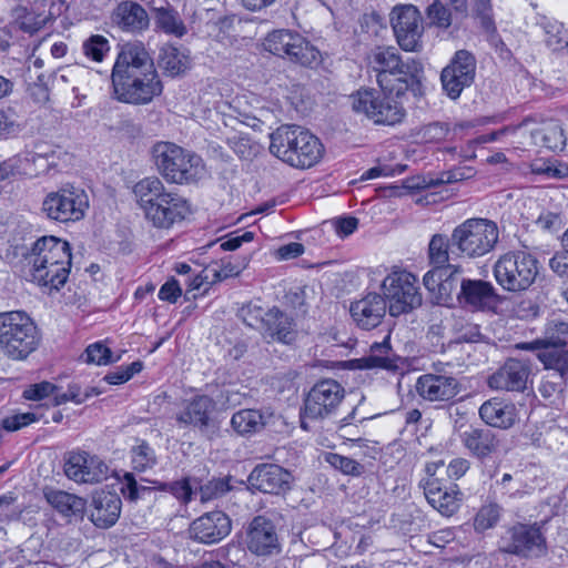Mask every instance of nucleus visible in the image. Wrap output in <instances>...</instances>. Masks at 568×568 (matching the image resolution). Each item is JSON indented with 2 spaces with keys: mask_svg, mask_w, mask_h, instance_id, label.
<instances>
[{
  "mask_svg": "<svg viewBox=\"0 0 568 568\" xmlns=\"http://www.w3.org/2000/svg\"><path fill=\"white\" fill-rule=\"evenodd\" d=\"M40 337L31 317L24 312L0 313V345L12 359H24L38 347Z\"/></svg>",
  "mask_w": 568,
  "mask_h": 568,
  "instance_id": "6e6552de",
  "label": "nucleus"
},
{
  "mask_svg": "<svg viewBox=\"0 0 568 568\" xmlns=\"http://www.w3.org/2000/svg\"><path fill=\"white\" fill-rule=\"evenodd\" d=\"M152 158L159 173L170 183L186 184L203 173L202 159L171 142H158Z\"/></svg>",
  "mask_w": 568,
  "mask_h": 568,
  "instance_id": "423d86ee",
  "label": "nucleus"
},
{
  "mask_svg": "<svg viewBox=\"0 0 568 568\" xmlns=\"http://www.w3.org/2000/svg\"><path fill=\"white\" fill-rule=\"evenodd\" d=\"M226 143L241 159L248 160L258 153V144L245 133L234 132L227 135Z\"/></svg>",
  "mask_w": 568,
  "mask_h": 568,
  "instance_id": "8fccbe9b",
  "label": "nucleus"
},
{
  "mask_svg": "<svg viewBox=\"0 0 568 568\" xmlns=\"http://www.w3.org/2000/svg\"><path fill=\"white\" fill-rule=\"evenodd\" d=\"M215 402L207 395H196L186 400L183 408L176 414L175 419L181 426H192L205 436L213 428L212 414L215 410Z\"/></svg>",
  "mask_w": 568,
  "mask_h": 568,
  "instance_id": "4be33fe9",
  "label": "nucleus"
},
{
  "mask_svg": "<svg viewBox=\"0 0 568 568\" xmlns=\"http://www.w3.org/2000/svg\"><path fill=\"white\" fill-rule=\"evenodd\" d=\"M54 156L55 151H44L42 146L13 155L0 162V182L17 175L36 176L52 164Z\"/></svg>",
  "mask_w": 568,
  "mask_h": 568,
  "instance_id": "aec40b11",
  "label": "nucleus"
},
{
  "mask_svg": "<svg viewBox=\"0 0 568 568\" xmlns=\"http://www.w3.org/2000/svg\"><path fill=\"white\" fill-rule=\"evenodd\" d=\"M304 253V246L301 243L292 242L278 247L275 252L277 260L287 261L296 258Z\"/></svg>",
  "mask_w": 568,
  "mask_h": 568,
  "instance_id": "e2e57ef3",
  "label": "nucleus"
},
{
  "mask_svg": "<svg viewBox=\"0 0 568 568\" xmlns=\"http://www.w3.org/2000/svg\"><path fill=\"white\" fill-rule=\"evenodd\" d=\"M230 517L220 510H214L196 518L190 526V535L203 544L219 542L231 532Z\"/></svg>",
  "mask_w": 568,
  "mask_h": 568,
  "instance_id": "b1692460",
  "label": "nucleus"
},
{
  "mask_svg": "<svg viewBox=\"0 0 568 568\" xmlns=\"http://www.w3.org/2000/svg\"><path fill=\"white\" fill-rule=\"evenodd\" d=\"M122 509V500L116 493L99 490L92 495L90 519L98 528L106 529L115 525Z\"/></svg>",
  "mask_w": 568,
  "mask_h": 568,
  "instance_id": "bb28decb",
  "label": "nucleus"
},
{
  "mask_svg": "<svg viewBox=\"0 0 568 568\" xmlns=\"http://www.w3.org/2000/svg\"><path fill=\"white\" fill-rule=\"evenodd\" d=\"M546 34L545 42L552 51H561L564 49L568 52V31L564 24L556 20L545 19L541 23Z\"/></svg>",
  "mask_w": 568,
  "mask_h": 568,
  "instance_id": "49530a36",
  "label": "nucleus"
},
{
  "mask_svg": "<svg viewBox=\"0 0 568 568\" xmlns=\"http://www.w3.org/2000/svg\"><path fill=\"white\" fill-rule=\"evenodd\" d=\"M65 476L81 484H98L109 476V466L97 455L72 452L64 464Z\"/></svg>",
  "mask_w": 568,
  "mask_h": 568,
  "instance_id": "412c9836",
  "label": "nucleus"
},
{
  "mask_svg": "<svg viewBox=\"0 0 568 568\" xmlns=\"http://www.w3.org/2000/svg\"><path fill=\"white\" fill-rule=\"evenodd\" d=\"M270 139V152L293 168H311L324 152L321 141L300 125H281Z\"/></svg>",
  "mask_w": 568,
  "mask_h": 568,
  "instance_id": "39448f33",
  "label": "nucleus"
},
{
  "mask_svg": "<svg viewBox=\"0 0 568 568\" xmlns=\"http://www.w3.org/2000/svg\"><path fill=\"white\" fill-rule=\"evenodd\" d=\"M475 72L474 55L466 50L457 51L450 63L440 73L442 87L447 97L453 100L458 99L463 90L474 82Z\"/></svg>",
  "mask_w": 568,
  "mask_h": 568,
  "instance_id": "a211bd4d",
  "label": "nucleus"
},
{
  "mask_svg": "<svg viewBox=\"0 0 568 568\" xmlns=\"http://www.w3.org/2000/svg\"><path fill=\"white\" fill-rule=\"evenodd\" d=\"M345 398V388L335 379L325 378L313 385L304 398L301 425L307 420H323L333 416Z\"/></svg>",
  "mask_w": 568,
  "mask_h": 568,
  "instance_id": "9b49d317",
  "label": "nucleus"
},
{
  "mask_svg": "<svg viewBox=\"0 0 568 568\" xmlns=\"http://www.w3.org/2000/svg\"><path fill=\"white\" fill-rule=\"evenodd\" d=\"M109 49L108 39L100 34L91 36L82 44L84 55L97 62L103 60Z\"/></svg>",
  "mask_w": 568,
  "mask_h": 568,
  "instance_id": "5fc2aeb1",
  "label": "nucleus"
},
{
  "mask_svg": "<svg viewBox=\"0 0 568 568\" xmlns=\"http://www.w3.org/2000/svg\"><path fill=\"white\" fill-rule=\"evenodd\" d=\"M399 98L383 89H361L351 95L352 108L356 113L365 115L375 124L384 125H394L403 120L405 111Z\"/></svg>",
  "mask_w": 568,
  "mask_h": 568,
  "instance_id": "1a4fd4ad",
  "label": "nucleus"
},
{
  "mask_svg": "<svg viewBox=\"0 0 568 568\" xmlns=\"http://www.w3.org/2000/svg\"><path fill=\"white\" fill-rule=\"evenodd\" d=\"M245 546L257 557H273L282 551V545L274 523L264 517L256 516L248 524L245 531Z\"/></svg>",
  "mask_w": 568,
  "mask_h": 568,
  "instance_id": "6ab92c4d",
  "label": "nucleus"
},
{
  "mask_svg": "<svg viewBox=\"0 0 568 568\" xmlns=\"http://www.w3.org/2000/svg\"><path fill=\"white\" fill-rule=\"evenodd\" d=\"M131 462L135 470L145 471L158 464V458L154 449L145 440H140L131 448Z\"/></svg>",
  "mask_w": 568,
  "mask_h": 568,
  "instance_id": "de8ad7c7",
  "label": "nucleus"
},
{
  "mask_svg": "<svg viewBox=\"0 0 568 568\" xmlns=\"http://www.w3.org/2000/svg\"><path fill=\"white\" fill-rule=\"evenodd\" d=\"M549 267L560 277L567 278L568 276V253L565 251L556 253L549 260Z\"/></svg>",
  "mask_w": 568,
  "mask_h": 568,
  "instance_id": "0e129e2a",
  "label": "nucleus"
},
{
  "mask_svg": "<svg viewBox=\"0 0 568 568\" xmlns=\"http://www.w3.org/2000/svg\"><path fill=\"white\" fill-rule=\"evenodd\" d=\"M532 142L537 146L546 148L550 151H562L566 145V134L558 121H547L530 132Z\"/></svg>",
  "mask_w": 568,
  "mask_h": 568,
  "instance_id": "e433bc0d",
  "label": "nucleus"
},
{
  "mask_svg": "<svg viewBox=\"0 0 568 568\" xmlns=\"http://www.w3.org/2000/svg\"><path fill=\"white\" fill-rule=\"evenodd\" d=\"M500 515L501 508L498 504L488 503L483 505L474 518V529L477 532H484L494 528L499 521Z\"/></svg>",
  "mask_w": 568,
  "mask_h": 568,
  "instance_id": "09e8293b",
  "label": "nucleus"
},
{
  "mask_svg": "<svg viewBox=\"0 0 568 568\" xmlns=\"http://www.w3.org/2000/svg\"><path fill=\"white\" fill-rule=\"evenodd\" d=\"M460 440L466 449L477 458H486L499 447L496 434L488 428L469 427L460 435Z\"/></svg>",
  "mask_w": 568,
  "mask_h": 568,
  "instance_id": "7c9ffc66",
  "label": "nucleus"
},
{
  "mask_svg": "<svg viewBox=\"0 0 568 568\" xmlns=\"http://www.w3.org/2000/svg\"><path fill=\"white\" fill-rule=\"evenodd\" d=\"M495 297L494 286L481 280H463L458 298L462 303L481 308Z\"/></svg>",
  "mask_w": 568,
  "mask_h": 568,
  "instance_id": "f704fd0d",
  "label": "nucleus"
},
{
  "mask_svg": "<svg viewBox=\"0 0 568 568\" xmlns=\"http://www.w3.org/2000/svg\"><path fill=\"white\" fill-rule=\"evenodd\" d=\"M430 23L440 29H448L453 22L452 11L440 1L436 0L426 10Z\"/></svg>",
  "mask_w": 568,
  "mask_h": 568,
  "instance_id": "6e6d98bb",
  "label": "nucleus"
},
{
  "mask_svg": "<svg viewBox=\"0 0 568 568\" xmlns=\"http://www.w3.org/2000/svg\"><path fill=\"white\" fill-rule=\"evenodd\" d=\"M263 47L270 53L304 67L320 63V51L303 36L291 30H275L264 39Z\"/></svg>",
  "mask_w": 568,
  "mask_h": 568,
  "instance_id": "ddd939ff",
  "label": "nucleus"
},
{
  "mask_svg": "<svg viewBox=\"0 0 568 568\" xmlns=\"http://www.w3.org/2000/svg\"><path fill=\"white\" fill-rule=\"evenodd\" d=\"M367 67L375 72L381 89L402 97L416 82L422 64L409 58L403 60L395 47H375L366 57Z\"/></svg>",
  "mask_w": 568,
  "mask_h": 568,
  "instance_id": "20e7f679",
  "label": "nucleus"
},
{
  "mask_svg": "<svg viewBox=\"0 0 568 568\" xmlns=\"http://www.w3.org/2000/svg\"><path fill=\"white\" fill-rule=\"evenodd\" d=\"M389 21L396 41L404 51L418 52L422 50L424 26L417 7L413 4L394 7L389 14Z\"/></svg>",
  "mask_w": 568,
  "mask_h": 568,
  "instance_id": "dca6fc26",
  "label": "nucleus"
},
{
  "mask_svg": "<svg viewBox=\"0 0 568 568\" xmlns=\"http://www.w3.org/2000/svg\"><path fill=\"white\" fill-rule=\"evenodd\" d=\"M244 323L250 327H258L264 336L273 341L288 344L295 338V324L287 314L278 307H272L262 316L257 306L242 308Z\"/></svg>",
  "mask_w": 568,
  "mask_h": 568,
  "instance_id": "2eb2a0df",
  "label": "nucleus"
},
{
  "mask_svg": "<svg viewBox=\"0 0 568 568\" xmlns=\"http://www.w3.org/2000/svg\"><path fill=\"white\" fill-rule=\"evenodd\" d=\"M154 24L166 34L182 38L186 33V27L179 12L169 3L164 7H153Z\"/></svg>",
  "mask_w": 568,
  "mask_h": 568,
  "instance_id": "ea45409f",
  "label": "nucleus"
},
{
  "mask_svg": "<svg viewBox=\"0 0 568 568\" xmlns=\"http://www.w3.org/2000/svg\"><path fill=\"white\" fill-rule=\"evenodd\" d=\"M82 358L88 364L108 365L116 362L120 357L112 358V352L102 342H97L85 348Z\"/></svg>",
  "mask_w": 568,
  "mask_h": 568,
  "instance_id": "603ef678",
  "label": "nucleus"
},
{
  "mask_svg": "<svg viewBox=\"0 0 568 568\" xmlns=\"http://www.w3.org/2000/svg\"><path fill=\"white\" fill-rule=\"evenodd\" d=\"M474 7L477 16L481 20V26L487 32H495L496 28L491 19L490 0H474Z\"/></svg>",
  "mask_w": 568,
  "mask_h": 568,
  "instance_id": "bf43d9fd",
  "label": "nucleus"
},
{
  "mask_svg": "<svg viewBox=\"0 0 568 568\" xmlns=\"http://www.w3.org/2000/svg\"><path fill=\"white\" fill-rule=\"evenodd\" d=\"M479 416L489 426L509 428L515 424L517 413L514 404L491 398L483 403Z\"/></svg>",
  "mask_w": 568,
  "mask_h": 568,
  "instance_id": "473e14b6",
  "label": "nucleus"
},
{
  "mask_svg": "<svg viewBox=\"0 0 568 568\" xmlns=\"http://www.w3.org/2000/svg\"><path fill=\"white\" fill-rule=\"evenodd\" d=\"M42 493L47 503L62 517H78L85 511L87 500L80 496L50 486L43 487Z\"/></svg>",
  "mask_w": 568,
  "mask_h": 568,
  "instance_id": "c756f323",
  "label": "nucleus"
},
{
  "mask_svg": "<svg viewBox=\"0 0 568 568\" xmlns=\"http://www.w3.org/2000/svg\"><path fill=\"white\" fill-rule=\"evenodd\" d=\"M416 389L426 400L447 402L459 393V383L452 376L426 374L417 379Z\"/></svg>",
  "mask_w": 568,
  "mask_h": 568,
  "instance_id": "c85d7f7f",
  "label": "nucleus"
},
{
  "mask_svg": "<svg viewBox=\"0 0 568 568\" xmlns=\"http://www.w3.org/2000/svg\"><path fill=\"white\" fill-rule=\"evenodd\" d=\"M460 272L462 268L457 265H449L446 268L435 266L424 275L423 283L430 293L443 297L449 294L454 275Z\"/></svg>",
  "mask_w": 568,
  "mask_h": 568,
  "instance_id": "58836bf2",
  "label": "nucleus"
},
{
  "mask_svg": "<svg viewBox=\"0 0 568 568\" xmlns=\"http://www.w3.org/2000/svg\"><path fill=\"white\" fill-rule=\"evenodd\" d=\"M326 460L336 469L345 475L361 476L364 473V466L349 457L339 454H328Z\"/></svg>",
  "mask_w": 568,
  "mask_h": 568,
  "instance_id": "4d7b16f0",
  "label": "nucleus"
},
{
  "mask_svg": "<svg viewBox=\"0 0 568 568\" xmlns=\"http://www.w3.org/2000/svg\"><path fill=\"white\" fill-rule=\"evenodd\" d=\"M51 14H44L42 12H36L29 10L26 7H17L13 10L14 23L23 32L30 34L39 31L50 19Z\"/></svg>",
  "mask_w": 568,
  "mask_h": 568,
  "instance_id": "c03bdc74",
  "label": "nucleus"
},
{
  "mask_svg": "<svg viewBox=\"0 0 568 568\" xmlns=\"http://www.w3.org/2000/svg\"><path fill=\"white\" fill-rule=\"evenodd\" d=\"M156 489L171 493L179 501L186 505L197 494V480L185 477L173 483H161Z\"/></svg>",
  "mask_w": 568,
  "mask_h": 568,
  "instance_id": "a18cd8bd",
  "label": "nucleus"
},
{
  "mask_svg": "<svg viewBox=\"0 0 568 568\" xmlns=\"http://www.w3.org/2000/svg\"><path fill=\"white\" fill-rule=\"evenodd\" d=\"M500 550L524 558L541 557L547 552L546 538L540 527L518 524L501 537Z\"/></svg>",
  "mask_w": 568,
  "mask_h": 568,
  "instance_id": "f3484780",
  "label": "nucleus"
},
{
  "mask_svg": "<svg viewBox=\"0 0 568 568\" xmlns=\"http://www.w3.org/2000/svg\"><path fill=\"white\" fill-rule=\"evenodd\" d=\"M67 402H73L75 404L83 403V397H81V388L78 385H70L68 390L61 394L54 395V405H61Z\"/></svg>",
  "mask_w": 568,
  "mask_h": 568,
  "instance_id": "338daca9",
  "label": "nucleus"
},
{
  "mask_svg": "<svg viewBox=\"0 0 568 568\" xmlns=\"http://www.w3.org/2000/svg\"><path fill=\"white\" fill-rule=\"evenodd\" d=\"M231 425L240 435L255 434L265 426V416L258 409H241L233 414Z\"/></svg>",
  "mask_w": 568,
  "mask_h": 568,
  "instance_id": "79ce46f5",
  "label": "nucleus"
},
{
  "mask_svg": "<svg viewBox=\"0 0 568 568\" xmlns=\"http://www.w3.org/2000/svg\"><path fill=\"white\" fill-rule=\"evenodd\" d=\"M499 241L496 222L473 217L457 225L452 232V246L459 256L467 258L483 257L495 250Z\"/></svg>",
  "mask_w": 568,
  "mask_h": 568,
  "instance_id": "0eeeda50",
  "label": "nucleus"
},
{
  "mask_svg": "<svg viewBox=\"0 0 568 568\" xmlns=\"http://www.w3.org/2000/svg\"><path fill=\"white\" fill-rule=\"evenodd\" d=\"M541 345H568V322L550 321L545 329V336L530 343L516 344L517 349L535 351Z\"/></svg>",
  "mask_w": 568,
  "mask_h": 568,
  "instance_id": "4c0bfd02",
  "label": "nucleus"
},
{
  "mask_svg": "<svg viewBox=\"0 0 568 568\" xmlns=\"http://www.w3.org/2000/svg\"><path fill=\"white\" fill-rule=\"evenodd\" d=\"M420 485L428 504L438 513L449 517L458 510L462 493L456 485L447 487L437 478H427Z\"/></svg>",
  "mask_w": 568,
  "mask_h": 568,
  "instance_id": "393cba45",
  "label": "nucleus"
},
{
  "mask_svg": "<svg viewBox=\"0 0 568 568\" xmlns=\"http://www.w3.org/2000/svg\"><path fill=\"white\" fill-rule=\"evenodd\" d=\"M292 475L275 464L257 465L248 476V481L255 489L265 494L285 493L290 489Z\"/></svg>",
  "mask_w": 568,
  "mask_h": 568,
  "instance_id": "a878e982",
  "label": "nucleus"
},
{
  "mask_svg": "<svg viewBox=\"0 0 568 568\" xmlns=\"http://www.w3.org/2000/svg\"><path fill=\"white\" fill-rule=\"evenodd\" d=\"M155 488L141 485L132 473H125L121 479V494L130 501H136L151 494Z\"/></svg>",
  "mask_w": 568,
  "mask_h": 568,
  "instance_id": "3c124183",
  "label": "nucleus"
},
{
  "mask_svg": "<svg viewBox=\"0 0 568 568\" xmlns=\"http://www.w3.org/2000/svg\"><path fill=\"white\" fill-rule=\"evenodd\" d=\"M354 322L364 329H372L381 324L386 313V301L377 293H369L365 297L351 304L349 308Z\"/></svg>",
  "mask_w": 568,
  "mask_h": 568,
  "instance_id": "cd10ccee",
  "label": "nucleus"
},
{
  "mask_svg": "<svg viewBox=\"0 0 568 568\" xmlns=\"http://www.w3.org/2000/svg\"><path fill=\"white\" fill-rule=\"evenodd\" d=\"M455 247L452 246V237L444 234H435L428 244V258L432 265L438 268H446L450 264L449 255L455 254Z\"/></svg>",
  "mask_w": 568,
  "mask_h": 568,
  "instance_id": "37998d69",
  "label": "nucleus"
},
{
  "mask_svg": "<svg viewBox=\"0 0 568 568\" xmlns=\"http://www.w3.org/2000/svg\"><path fill=\"white\" fill-rule=\"evenodd\" d=\"M133 194L145 219L158 229H169L190 213L187 201L168 191L156 176H148L133 186Z\"/></svg>",
  "mask_w": 568,
  "mask_h": 568,
  "instance_id": "7ed1b4c3",
  "label": "nucleus"
},
{
  "mask_svg": "<svg viewBox=\"0 0 568 568\" xmlns=\"http://www.w3.org/2000/svg\"><path fill=\"white\" fill-rule=\"evenodd\" d=\"M530 375V366L526 361L508 358L487 381L494 390L524 392Z\"/></svg>",
  "mask_w": 568,
  "mask_h": 568,
  "instance_id": "5701e85b",
  "label": "nucleus"
},
{
  "mask_svg": "<svg viewBox=\"0 0 568 568\" xmlns=\"http://www.w3.org/2000/svg\"><path fill=\"white\" fill-rule=\"evenodd\" d=\"M57 387L49 382H41L39 384L31 385L23 392V396L30 400H40L55 392Z\"/></svg>",
  "mask_w": 568,
  "mask_h": 568,
  "instance_id": "052dcab7",
  "label": "nucleus"
},
{
  "mask_svg": "<svg viewBox=\"0 0 568 568\" xmlns=\"http://www.w3.org/2000/svg\"><path fill=\"white\" fill-rule=\"evenodd\" d=\"M37 420V416L33 413H22L6 417L2 420V428L8 432H16L20 428L30 425Z\"/></svg>",
  "mask_w": 568,
  "mask_h": 568,
  "instance_id": "13d9d810",
  "label": "nucleus"
},
{
  "mask_svg": "<svg viewBox=\"0 0 568 568\" xmlns=\"http://www.w3.org/2000/svg\"><path fill=\"white\" fill-rule=\"evenodd\" d=\"M538 272V261L524 251L508 252L494 265L497 283L508 292L528 290L535 283Z\"/></svg>",
  "mask_w": 568,
  "mask_h": 568,
  "instance_id": "9d476101",
  "label": "nucleus"
},
{
  "mask_svg": "<svg viewBox=\"0 0 568 568\" xmlns=\"http://www.w3.org/2000/svg\"><path fill=\"white\" fill-rule=\"evenodd\" d=\"M111 81L114 99L128 104H149L163 92L153 59L142 42H129L121 48Z\"/></svg>",
  "mask_w": 568,
  "mask_h": 568,
  "instance_id": "f257e3e1",
  "label": "nucleus"
},
{
  "mask_svg": "<svg viewBox=\"0 0 568 568\" xmlns=\"http://www.w3.org/2000/svg\"><path fill=\"white\" fill-rule=\"evenodd\" d=\"M158 63L164 74L174 78L190 69L191 59L187 51L171 44H164L160 49Z\"/></svg>",
  "mask_w": 568,
  "mask_h": 568,
  "instance_id": "c9c22d12",
  "label": "nucleus"
},
{
  "mask_svg": "<svg viewBox=\"0 0 568 568\" xmlns=\"http://www.w3.org/2000/svg\"><path fill=\"white\" fill-rule=\"evenodd\" d=\"M88 209L89 197L85 191L69 184L49 192L41 205L42 213L49 220L60 223L82 220Z\"/></svg>",
  "mask_w": 568,
  "mask_h": 568,
  "instance_id": "f8f14e48",
  "label": "nucleus"
},
{
  "mask_svg": "<svg viewBox=\"0 0 568 568\" xmlns=\"http://www.w3.org/2000/svg\"><path fill=\"white\" fill-rule=\"evenodd\" d=\"M398 361L399 357L392 349L389 336H386L383 342L372 344L368 355L358 362L361 368H382L393 372L398 369Z\"/></svg>",
  "mask_w": 568,
  "mask_h": 568,
  "instance_id": "72a5a7b5",
  "label": "nucleus"
},
{
  "mask_svg": "<svg viewBox=\"0 0 568 568\" xmlns=\"http://www.w3.org/2000/svg\"><path fill=\"white\" fill-rule=\"evenodd\" d=\"M254 239V233L250 231L243 232L241 235L231 234L225 241L220 244L223 251H234L239 248L242 243L251 242Z\"/></svg>",
  "mask_w": 568,
  "mask_h": 568,
  "instance_id": "69168bd1",
  "label": "nucleus"
},
{
  "mask_svg": "<svg viewBox=\"0 0 568 568\" xmlns=\"http://www.w3.org/2000/svg\"><path fill=\"white\" fill-rule=\"evenodd\" d=\"M24 260L28 280L44 292L59 291L69 278L72 256L67 241L42 236L32 244Z\"/></svg>",
  "mask_w": 568,
  "mask_h": 568,
  "instance_id": "f03ea898",
  "label": "nucleus"
},
{
  "mask_svg": "<svg viewBox=\"0 0 568 568\" xmlns=\"http://www.w3.org/2000/svg\"><path fill=\"white\" fill-rule=\"evenodd\" d=\"M568 345H541L542 351L538 357L546 368L554 369L558 374L552 377L564 378L568 372Z\"/></svg>",
  "mask_w": 568,
  "mask_h": 568,
  "instance_id": "a19ab883",
  "label": "nucleus"
},
{
  "mask_svg": "<svg viewBox=\"0 0 568 568\" xmlns=\"http://www.w3.org/2000/svg\"><path fill=\"white\" fill-rule=\"evenodd\" d=\"M469 469V462L465 458H454L447 466V475L452 479H459Z\"/></svg>",
  "mask_w": 568,
  "mask_h": 568,
  "instance_id": "774afa93",
  "label": "nucleus"
},
{
  "mask_svg": "<svg viewBox=\"0 0 568 568\" xmlns=\"http://www.w3.org/2000/svg\"><path fill=\"white\" fill-rule=\"evenodd\" d=\"M112 20L122 30L139 32L149 27L150 19L145 9L133 1H123L118 4L112 14Z\"/></svg>",
  "mask_w": 568,
  "mask_h": 568,
  "instance_id": "2f4dec72",
  "label": "nucleus"
},
{
  "mask_svg": "<svg viewBox=\"0 0 568 568\" xmlns=\"http://www.w3.org/2000/svg\"><path fill=\"white\" fill-rule=\"evenodd\" d=\"M181 294L182 290L179 282L175 278H171L161 286L158 296L161 301L175 303Z\"/></svg>",
  "mask_w": 568,
  "mask_h": 568,
  "instance_id": "680f3d73",
  "label": "nucleus"
},
{
  "mask_svg": "<svg viewBox=\"0 0 568 568\" xmlns=\"http://www.w3.org/2000/svg\"><path fill=\"white\" fill-rule=\"evenodd\" d=\"M231 489L229 480L225 478H214L204 485L197 481V494L202 503L219 498Z\"/></svg>",
  "mask_w": 568,
  "mask_h": 568,
  "instance_id": "864d4df0",
  "label": "nucleus"
},
{
  "mask_svg": "<svg viewBox=\"0 0 568 568\" xmlns=\"http://www.w3.org/2000/svg\"><path fill=\"white\" fill-rule=\"evenodd\" d=\"M417 283L416 276L405 271L393 272L384 278L383 297L389 304L392 316L408 313L422 304Z\"/></svg>",
  "mask_w": 568,
  "mask_h": 568,
  "instance_id": "4468645a",
  "label": "nucleus"
}]
</instances>
